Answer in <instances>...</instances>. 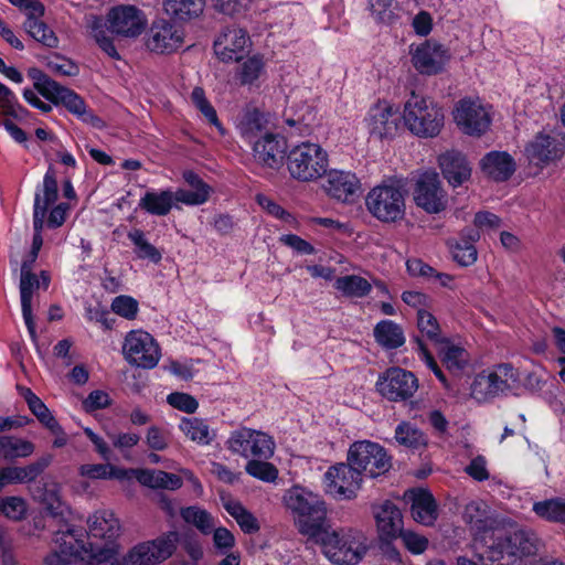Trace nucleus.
Here are the masks:
<instances>
[{"instance_id":"7","label":"nucleus","mask_w":565,"mask_h":565,"mask_svg":"<svg viewBox=\"0 0 565 565\" xmlns=\"http://www.w3.org/2000/svg\"><path fill=\"white\" fill-rule=\"evenodd\" d=\"M542 546V541L531 529H518L503 539L497 537L489 546V558L492 561L507 559V565H515L523 557L535 555Z\"/></svg>"},{"instance_id":"51","label":"nucleus","mask_w":565,"mask_h":565,"mask_svg":"<svg viewBox=\"0 0 565 565\" xmlns=\"http://www.w3.org/2000/svg\"><path fill=\"white\" fill-rule=\"evenodd\" d=\"M245 470L249 476L266 482L275 481L278 476V470L273 463L262 460H249Z\"/></svg>"},{"instance_id":"43","label":"nucleus","mask_w":565,"mask_h":565,"mask_svg":"<svg viewBox=\"0 0 565 565\" xmlns=\"http://www.w3.org/2000/svg\"><path fill=\"white\" fill-rule=\"evenodd\" d=\"M26 33L35 41L42 43L47 47H57L58 39L55 33L47 26L46 23L34 17L26 18L23 23Z\"/></svg>"},{"instance_id":"1","label":"nucleus","mask_w":565,"mask_h":565,"mask_svg":"<svg viewBox=\"0 0 565 565\" xmlns=\"http://www.w3.org/2000/svg\"><path fill=\"white\" fill-rule=\"evenodd\" d=\"M82 536L81 530L70 526L56 531L54 548L45 556V564L68 565L81 561L87 565H99L110 562L118 554V547L114 543L98 547L92 543L85 544Z\"/></svg>"},{"instance_id":"14","label":"nucleus","mask_w":565,"mask_h":565,"mask_svg":"<svg viewBox=\"0 0 565 565\" xmlns=\"http://www.w3.org/2000/svg\"><path fill=\"white\" fill-rule=\"evenodd\" d=\"M376 388L388 401H407L417 392L418 380L413 372L394 366L379 376Z\"/></svg>"},{"instance_id":"23","label":"nucleus","mask_w":565,"mask_h":565,"mask_svg":"<svg viewBox=\"0 0 565 565\" xmlns=\"http://www.w3.org/2000/svg\"><path fill=\"white\" fill-rule=\"evenodd\" d=\"M324 191L341 202H353L361 193V183L354 173L330 170L324 173Z\"/></svg>"},{"instance_id":"34","label":"nucleus","mask_w":565,"mask_h":565,"mask_svg":"<svg viewBox=\"0 0 565 565\" xmlns=\"http://www.w3.org/2000/svg\"><path fill=\"white\" fill-rule=\"evenodd\" d=\"M25 399L31 413L43 424L51 433L61 434L62 427L53 417L46 405L29 387H18Z\"/></svg>"},{"instance_id":"35","label":"nucleus","mask_w":565,"mask_h":565,"mask_svg":"<svg viewBox=\"0 0 565 565\" xmlns=\"http://www.w3.org/2000/svg\"><path fill=\"white\" fill-rule=\"evenodd\" d=\"M136 478L142 486L152 489L177 490L182 486V479L179 476L162 470H138Z\"/></svg>"},{"instance_id":"17","label":"nucleus","mask_w":565,"mask_h":565,"mask_svg":"<svg viewBox=\"0 0 565 565\" xmlns=\"http://www.w3.org/2000/svg\"><path fill=\"white\" fill-rule=\"evenodd\" d=\"M361 483L362 476L349 461L332 466L324 473L326 492L339 500L354 498Z\"/></svg>"},{"instance_id":"22","label":"nucleus","mask_w":565,"mask_h":565,"mask_svg":"<svg viewBox=\"0 0 565 565\" xmlns=\"http://www.w3.org/2000/svg\"><path fill=\"white\" fill-rule=\"evenodd\" d=\"M247 32L235 25L226 26L214 41V52L223 62H239L248 46Z\"/></svg>"},{"instance_id":"56","label":"nucleus","mask_w":565,"mask_h":565,"mask_svg":"<svg viewBox=\"0 0 565 565\" xmlns=\"http://www.w3.org/2000/svg\"><path fill=\"white\" fill-rule=\"evenodd\" d=\"M28 75L33 81L34 88L46 99L52 95V92L56 89L58 84L41 70L35 67L30 68Z\"/></svg>"},{"instance_id":"59","label":"nucleus","mask_w":565,"mask_h":565,"mask_svg":"<svg viewBox=\"0 0 565 565\" xmlns=\"http://www.w3.org/2000/svg\"><path fill=\"white\" fill-rule=\"evenodd\" d=\"M167 402L174 408L193 414L199 407L198 401L186 393H171L167 397Z\"/></svg>"},{"instance_id":"8","label":"nucleus","mask_w":565,"mask_h":565,"mask_svg":"<svg viewBox=\"0 0 565 565\" xmlns=\"http://www.w3.org/2000/svg\"><path fill=\"white\" fill-rule=\"evenodd\" d=\"M519 383L518 370L508 363L499 364L475 377L471 384V397L478 402H488L513 391Z\"/></svg>"},{"instance_id":"30","label":"nucleus","mask_w":565,"mask_h":565,"mask_svg":"<svg viewBox=\"0 0 565 565\" xmlns=\"http://www.w3.org/2000/svg\"><path fill=\"white\" fill-rule=\"evenodd\" d=\"M481 169L495 182H503L511 178L516 164L511 154L504 151H491L481 159Z\"/></svg>"},{"instance_id":"33","label":"nucleus","mask_w":565,"mask_h":565,"mask_svg":"<svg viewBox=\"0 0 565 565\" xmlns=\"http://www.w3.org/2000/svg\"><path fill=\"white\" fill-rule=\"evenodd\" d=\"M61 488L57 483H43L36 487L34 498L45 505L53 518H64L68 512L67 505L62 501Z\"/></svg>"},{"instance_id":"60","label":"nucleus","mask_w":565,"mask_h":565,"mask_svg":"<svg viewBox=\"0 0 565 565\" xmlns=\"http://www.w3.org/2000/svg\"><path fill=\"white\" fill-rule=\"evenodd\" d=\"M0 510L6 516L12 520H20L25 513V503L21 498L9 497L1 500Z\"/></svg>"},{"instance_id":"32","label":"nucleus","mask_w":565,"mask_h":565,"mask_svg":"<svg viewBox=\"0 0 565 565\" xmlns=\"http://www.w3.org/2000/svg\"><path fill=\"white\" fill-rule=\"evenodd\" d=\"M88 533L94 537L115 540L120 533L119 520L110 510L95 511L87 519Z\"/></svg>"},{"instance_id":"40","label":"nucleus","mask_w":565,"mask_h":565,"mask_svg":"<svg viewBox=\"0 0 565 565\" xmlns=\"http://www.w3.org/2000/svg\"><path fill=\"white\" fill-rule=\"evenodd\" d=\"M533 511L537 516L547 522L565 524L564 498H553L535 502L533 504Z\"/></svg>"},{"instance_id":"29","label":"nucleus","mask_w":565,"mask_h":565,"mask_svg":"<svg viewBox=\"0 0 565 565\" xmlns=\"http://www.w3.org/2000/svg\"><path fill=\"white\" fill-rule=\"evenodd\" d=\"M380 539L391 541L397 539L403 530V515L401 510L391 501H385L373 508Z\"/></svg>"},{"instance_id":"63","label":"nucleus","mask_w":565,"mask_h":565,"mask_svg":"<svg viewBox=\"0 0 565 565\" xmlns=\"http://www.w3.org/2000/svg\"><path fill=\"white\" fill-rule=\"evenodd\" d=\"M398 537L402 539L406 548L413 554H422L428 546V540L412 531H403Z\"/></svg>"},{"instance_id":"48","label":"nucleus","mask_w":565,"mask_h":565,"mask_svg":"<svg viewBox=\"0 0 565 565\" xmlns=\"http://www.w3.org/2000/svg\"><path fill=\"white\" fill-rule=\"evenodd\" d=\"M395 439L407 448L418 449L426 445L425 435L409 423H402L396 427Z\"/></svg>"},{"instance_id":"46","label":"nucleus","mask_w":565,"mask_h":565,"mask_svg":"<svg viewBox=\"0 0 565 565\" xmlns=\"http://www.w3.org/2000/svg\"><path fill=\"white\" fill-rule=\"evenodd\" d=\"M182 519L190 524H193L203 534H209L214 529L212 515L199 507H188L181 509Z\"/></svg>"},{"instance_id":"16","label":"nucleus","mask_w":565,"mask_h":565,"mask_svg":"<svg viewBox=\"0 0 565 565\" xmlns=\"http://www.w3.org/2000/svg\"><path fill=\"white\" fill-rule=\"evenodd\" d=\"M416 205L429 214L443 212L448 204V195L436 172H424L416 181L414 189Z\"/></svg>"},{"instance_id":"24","label":"nucleus","mask_w":565,"mask_h":565,"mask_svg":"<svg viewBox=\"0 0 565 565\" xmlns=\"http://www.w3.org/2000/svg\"><path fill=\"white\" fill-rule=\"evenodd\" d=\"M286 149L287 143L282 137L266 134L254 142L253 157L262 167L275 170L281 167Z\"/></svg>"},{"instance_id":"2","label":"nucleus","mask_w":565,"mask_h":565,"mask_svg":"<svg viewBox=\"0 0 565 565\" xmlns=\"http://www.w3.org/2000/svg\"><path fill=\"white\" fill-rule=\"evenodd\" d=\"M183 180L190 189H178L175 192L171 190L147 191L139 201V207L151 215L166 216L174 203L194 206L209 201L213 190L195 172L184 171Z\"/></svg>"},{"instance_id":"41","label":"nucleus","mask_w":565,"mask_h":565,"mask_svg":"<svg viewBox=\"0 0 565 565\" xmlns=\"http://www.w3.org/2000/svg\"><path fill=\"white\" fill-rule=\"evenodd\" d=\"M47 100L55 105H64L74 115L85 116L86 106L84 100L72 89L57 84L56 89L47 97Z\"/></svg>"},{"instance_id":"39","label":"nucleus","mask_w":565,"mask_h":565,"mask_svg":"<svg viewBox=\"0 0 565 565\" xmlns=\"http://www.w3.org/2000/svg\"><path fill=\"white\" fill-rule=\"evenodd\" d=\"M334 287L348 298L365 297L372 289L371 284L365 278L358 275H347L337 278Z\"/></svg>"},{"instance_id":"45","label":"nucleus","mask_w":565,"mask_h":565,"mask_svg":"<svg viewBox=\"0 0 565 565\" xmlns=\"http://www.w3.org/2000/svg\"><path fill=\"white\" fill-rule=\"evenodd\" d=\"M79 475L88 479H122L126 471L110 463H87L79 467Z\"/></svg>"},{"instance_id":"64","label":"nucleus","mask_w":565,"mask_h":565,"mask_svg":"<svg viewBox=\"0 0 565 565\" xmlns=\"http://www.w3.org/2000/svg\"><path fill=\"white\" fill-rule=\"evenodd\" d=\"M110 404L109 395L100 390H96L89 393V395L83 401V408L90 413L97 409L107 407Z\"/></svg>"},{"instance_id":"26","label":"nucleus","mask_w":565,"mask_h":565,"mask_svg":"<svg viewBox=\"0 0 565 565\" xmlns=\"http://www.w3.org/2000/svg\"><path fill=\"white\" fill-rule=\"evenodd\" d=\"M404 498L411 503V512L414 521L430 526L438 518L437 503L433 494L425 489H409Z\"/></svg>"},{"instance_id":"36","label":"nucleus","mask_w":565,"mask_h":565,"mask_svg":"<svg viewBox=\"0 0 565 565\" xmlns=\"http://www.w3.org/2000/svg\"><path fill=\"white\" fill-rule=\"evenodd\" d=\"M179 429L191 440L199 445H210L216 437L215 430L199 417H183Z\"/></svg>"},{"instance_id":"10","label":"nucleus","mask_w":565,"mask_h":565,"mask_svg":"<svg viewBox=\"0 0 565 565\" xmlns=\"http://www.w3.org/2000/svg\"><path fill=\"white\" fill-rule=\"evenodd\" d=\"M180 535L170 531L156 540L139 543L131 547L119 565H156L172 556L177 550Z\"/></svg>"},{"instance_id":"54","label":"nucleus","mask_w":565,"mask_h":565,"mask_svg":"<svg viewBox=\"0 0 565 565\" xmlns=\"http://www.w3.org/2000/svg\"><path fill=\"white\" fill-rule=\"evenodd\" d=\"M369 3L370 10L377 21L392 23L396 18L397 3L395 0H370Z\"/></svg>"},{"instance_id":"47","label":"nucleus","mask_w":565,"mask_h":565,"mask_svg":"<svg viewBox=\"0 0 565 565\" xmlns=\"http://www.w3.org/2000/svg\"><path fill=\"white\" fill-rule=\"evenodd\" d=\"M439 355L445 366L455 373H459L467 364V352L457 345H450L445 340Z\"/></svg>"},{"instance_id":"61","label":"nucleus","mask_w":565,"mask_h":565,"mask_svg":"<svg viewBox=\"0 0 565 565\" xmlns=\"http://www.w3.org/2000/svg\"><path fill=\"white\" fill-rule=\"evenodd\" d=\"M43 195L41 196V206L47 209L57 200V181L55 174L49 170L43 179Z\"/></svg>"},{"instance_id":"13","label":"nucleus","mask_w":565,"mask_h":565,"mask_svg":"<svg viewBox=\"0 0 565 565\" xmlns=\"http://www.w3.org/2000/svg\"><path fill=\"white\" fill-rule=\"evenodd\" d=\"M458 128L469 136H482L489 129L492 117L490 108L479 99L466 97L457 102L452 111Z\"/></svg>"},{"instance_id":"21","label":"nucleus","mask_w":565,"mask_h":565,"mask_svg":"<svg viewBox=\"0 0 565 565\" xmlns=\"http://www.w3.org/2000/svg\"><path fill=\"white\" fill-rule=\"evenodd\" d=\"M525 154L535 166L555 162L564 154V140L556 134H539L525 147Z\"/></svg>"},{"instance_id":"58","label":"nucleus","mask_w":565,"mask_h":565,"mask_svg":"<svg viewBox=\"0 0 565 565\" xmlns=\"http://www.w3.org/2000/svg\"><path fill=\"white\" fill-rule=\"evenodd\" d=\"M145 441L150 449L162 451L169 446V436L164 429L158 426H150L147 429Z\"/></svg>"},{"instance_id":"20","label":"nucleus","mask_w":565,"mask_h":565,"mask_svg":"<svg viewBox=\"0 0 565 565\" xmlns=\"http://www.w3.org/2000/svg\"><path fill=\"white\" fill-rule=\"evenodd\" d=\"M403 116L386 102L372 106L365 117L370 136L377 139H391L398 130Z\"/></svg>"},{"instance_id":"52","label":"nucleus","mask_w":565,"mask_h":565,"mask_svg":"<svg viewBox=\"0 0 565 565\" xmlns=\"http://www.w3.org/2000/svg\"><path fill=\"white\" fill-rule=\"evenodd\" d=\"M264 70V62L259 56L248 57L239 67L237 73L241 84L254 83Z\"/></svg>"},{"instance_id":"44","label":"nucleus","mask_w":565,"mask_h":565,"mask_svg":"<svg viewBox=\"0 0 565 565\" xmlns=\"http://www.w3.org/2000/svg\"><path fill=\"white\" fill-rule=\"evenodd\" d=\"M128 238L136 246L135 253L141 259L158 264L162 259L161 252L148 242L141 230L135 228L128 233Z\"/></svg>"},{"instance_id":"27","label":"nucleus","mask_w":565,"mask_h":565,"mask_svg":"<svg viewBox=\"0 0 565 565\" xmlns=\"http://www.w3.org/2000/svg\"><path fill=\"white\" fill-rule=\"evenodd\" d=\"M444 178L454 188L462 185L471 177V166L466 156L457 150H448L438 157Z\"/></svg>"},{"instance_id":"57","label":"nucleus","mask_w":565,"mask_h":565,"mask_svg":"<svg viewBox=\"0 0 565 565\" xmlns=\"http://www.w3.org/2000/svg\"><path fill=\"white\" fill-rule=\"evenodd\" d=\"M451 254L454 260L465 267L475 264L478 255L475 245H467L459 241L451 245Z\"/></svg>"},{"instance_id":"19","label":"nucleus","mask_w":565,"mask_h":565,"mask_svg":"<svg viewBox=\"0 0 565 565\" xmlns=\"http://www.w3.org/2000/svg\"><path fill=\"white\" fill-rule=\"evenodd\" d=\"M107 22L108 30L121 38H137L147 25L143 12L135 6H118L110 9Z\"/></svg>"},{"instance_id":"53","label":"nucleus","mask_w":565,"mask_h":565,"mask_svg":"<svg viewBox=\"0 0 565 565\" xmlns=\"http://www.w3.org/2000/svg\"><path fill=\"white\" fill-rule=\"evenodd\" d=\"M52 456L45 455L25 467H17L20 483L35 480L51 463Z\"/></svg>"},{"instance_id":"25","label":"nucleus","mask_w":565,"mask_h":565,"mask_svg":"<svg viewBox=\"0 0 565 565\" xmlns=\"http://www.w3.org/2000/svg\"><path fill=\"white\" fill-rule=\"evenodd\" d=\"M448 55L441 44L426 41L412 52L414 67L422 74L434 75L441 72Z\"/></svg>"},{"instance_id":"3","label":"nucleus","mask_w":565,"mask_h":565,"mask_svg":"<svg viewBox=\"0 0 565 565\" xmlns=\"http://www.w3.org/2000/svg\"><path fill=\"white\" fill-rule=\"evenodd\" d=\"M310 539L319 543L326 557L338 565H355L367 551L364 535L352 529L332 530L326 524Z\"/></svg>"},{"instance_id":"4","label":"nucleus","mask_w":565,"mask_h":565,"mask_svg":"<svg viewBox=\"0 0 565 565\" xmlns=\"http://www.w3.org/2000/svg\"><path fill=\"white\" fill-rule=\"evenodd\" d=\"M284 502L288 510L299 516L301 534L311 537L327 524V507L319 494L303 487L295 486L286 491Z\"/></svg>"},{"instance_id":"62","label":"nucleus","mask_w":565,"mask_h":565,"mask_svg":"<svg viewBox=\"0 0 565 565\" xmlns=\"http://www.w3.org/2000/svg\"><path fill=\"white\" fill-rule=\"evenodd\" d=\"M415 343L417 344V351L419 353V356L420 359L425 362V364L427 365V367L429 370H431L434 372V374L436 375V377L444 384V385H447V380H446V376L444 374V372L441 371V369L438 366L436 360L434 359V356L430 354V352L427 350L425 343L422 341V339H419L418 337H416L414 339Z\"/></svg>"},{"instance_id":"6","label":"nucleus","mask_w":565,"mask_h":565,"mask_svg":"<svg viewBox=\"0 0 565 565\" xmlns=\"http://www.w3.org/2000/svg\"><path fill=\"white\" fill-rule=\"evenodd\" d=\"M328 154L318 143L302 142L287 154V169L290 177L299 182H313L328 169Z\"/></svg>"},{"instance_id":"42","label":"nucleus","mask_w":565,"mask_h":565,"mask_svg":"<svg viewBox=\"0 0 565 565\" xmlns=\"http://www.w3.org/2000/svg\"><path fill=\"white\" fill-rule=\"evenodd\" d=\"M35 446L29 440L12 436H2L1 458L13 460L26 458L34 452Z\"/></svg>"},{"instance_id":"38","label":"nucleus","mask_w":565,"mask_h":565,"mask_svg":"<svg viewBox=\"0 0 565 565\" xmlns=\"http://www.w3.org/2000/svg\"><path fill=\"white\" fill-rule=\"evenodd\" d=\"M204 0H163L166 13L174 19L188 21L203 12Z\"/></svg>"},{"instance_id":"5","label":"nucleus","mask_w":565,"mask_h":565,"mask_svg":"<svg viewBox=\"0 0 565 565\" xmlns=\"http://www.w3.org/2000/svg\"><path fill=\"white\" fill-rule=\"evenodd\" d=\"M403 120L413 135L419 138H434L440 134L445 125V114L436 102L412 92L404 105Z\"/></svg>"},{"instance_id":"15","label":"nucleus","mask_w":565,"mask_h":565,"mask_svg":"<svg viewBox=\"0 0 565 565\" xmlns=\"http://www.w3.org/2000/svg\"><path fill=\"white\" fill-rule=\"evenodd\" d=\"M226 446L233 454L244 458L268 459L274 454V441L268 435L246 427L232 431Z\"/></svg>"},{"instance_id":"55","label":"nucleus","mask_w":565,"mask_h":565,"mask_svg":"<svg viewBox=\"0 0 565 565\" xmlns=\"http://www.w3.org/2000/svg\"><path fill=\"white\" fill-rule=\"evenodd\" d=\"M138 309V301L130 296H117L111 302V310L128 320L136 318Z\"/></svg>"},{"instance_id":"12","label":"nucleus","mask_w":565,"mask_h":565,"mask_svg":"<svg viewBox=\"0 0 565 565\" xmlns=\"http://www.w3.org/2000/svg\"><path fill=\"white\" fill-rule=\"evenodd\" d=\"M122 354L130 365L142 369H153L161 356L159 344L150 333L143 330H132L127 333Z\"/></svg>"},{"instance_id":"28","label":"nucleus","mask_w":565,"mask_h":565,"mask_svg":"<svg viewBox=\"0 0 565 565\" xmlns=\"http://www.w3.org/2000/svg\"><path fill=\"white\" fill-rule=\"evenodd\" d=\"M463 521L470 526L476 539L484 540L493 531L497 523L488 504L482 500H472L466 504Z\"/></svg>"},{"instance_id":"50","label":"nucleus","mask_w":565,"mask_h":565,"mask_svg":"<svg viewBox=\"0 0 565 565\" xmlns=\"http://www.w3.org/2000/svg\"><path fill=\"white\" fill-rule=\"evenodd\" d=\"M264 127L263 115L257 109H247L238 119L237 128L244 137H253Z\"/></svg>"},{"instance_id":"11","label":"nucleus","mask_w":565,"mask_h":565,"mask_svg":"<svg viewBox=\"0 0 565 565\" xmlns=\"http://www.w3.org/2000/svg\"><path fill=\"white\" fill-rule=\"evenodd\" d=\"M367 211L382 222H395L405 214L403 191L392 184L373 188L365 198Z\"/></svg>"},{"instance_id":"37","label":"nucleus","mask_w":565,"mask_h":565,"mask_svg":"<svg viewBox=\"0 0 565 565\" xmlns=\"http://www.w3.org/2000/svg\"><path fill=\"white\" fill-rule=\"evenodd\" d=\"M376 342L385 349L392 350L405 343V335L402 327L392 320H382L374 328Z\"/></svg>"},{"instance_id":"18","label":"nucleus","mask_w":565,"mask_h":565,"mask_svg":"<svg viewBox=\"0 0 565 565\" xmlns=\"http://www.w3.org/2000/svg\"><path fill=\"white\" fill-rule=\"evenodd\" d=\"M183 41V30L175 23L161 19L151 24L147 33L146 46L157 54H171L182 46Z\"/></svg>"},{"instance_id":"9","label":"nucleus","mask_w":565,"mask_h":565,"mask_svg":"<svg viewBox=\"0 0 565 565\" xmlns=\"http://www.w3.org/2000/svg\"><path fill=\"white\" fill-rule=\"evenodd\" d=\"M348 461L361 476L375 478L387 472L392 467V458L383 446L370 440H360L351 445Z\"/></svg>"},{"instance_id":"31","label":"nucleus","mask_w":565,"mask_h":565,"mask_svg":"<svg viewBox=\"0 0 565 565\" xmlns=\"http://www.w3.org/2000/svg\"><path fill=\"white\" fill-rule=\"evenodd\" d=\"M40 279L36 274L20 275V299L22 316L28 328V331L33 340L36 339L35 322L32 315V300L34 292L40 289Z\"/></svg>"},{"instance_id":"49","label":"nucleus","mask_w":565,"mask_h":565,"mask_svg":"<svg viewBox=\"0 0 565 565\" xmlns=\"http://www.w3.org/2000/svg\"><path fill=\"white\" fill-rule=\"evenodd\" d=\"M417 327L419 331L423 334H425L430 341L435 343H444V339L440 335L439 323L429 311L425 309H418Z\"/></svg>"}]
</instances>
